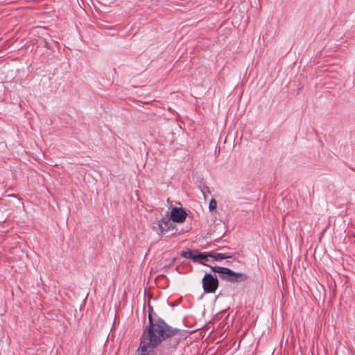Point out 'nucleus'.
I'll return each instance as SVG.
<instances>
[{
	"label": "nucleus",
	"instance_id": "423d86ee",
	"mask_svg": "<svg viewBox=\"0 0 355 355\" xmlns=\"http://www.w3.org/2000/svg\"><path fill=\"white\" fill-rule=\"evenodd\" d=\"M162 219L164 232L169 231L175 227L174 222H173L171 218L168 217H162Z\"/></svg>",
	"mask_w": 355,
	"mask_h": 355
},
{
	"label": "nucleus",
	"instance_id": "9d476101",
	"mask_svg": "<svg viewBox=\"0 0 355 355\" xmlns=\"http://www.w3.org/2000/svg\"><path fill=\"white\" fill-rule=\"evenodd\" d=\"M217 202L215 199L212 198L209 204V209L210 211H215L216 209Z\"/></svg>",
	"mask_w": 355,
	"mask_h": 355
},
{
	"label": "nucleus",
	"instance_id": "f257e3e1",
	"mask_svg": "<svg viewBox=\"0 0 355 355\" xmlns=\"http://www.w3.org/2000/svg\"><path fill=\"white\" fill-rule=\"evenodd\" d=\"M156 314L148 306V325L141 337L137 355H170L177 348L180 340L186 339L191 332L188 330L173 328L165 321L153 316Z\"/></svg>",
	"mask_w": 355,
	"mask_h": 355
},
{
	"label": "nucleus",
	"instance_id": "6e6552de",
	"mask_svg": "<svg viewBox=\"0 0 355 355\" xmlns=\"http://www.w3.org/2000/svg\"><path fill=\"white\" fill-rule=\"evenodd\" d=\"M209 256L211 258H213L216 261H219L221 259H225L227 258H231V256L227 253H218L214 252H209Z\"/></svg>",
	"mask_w": 355,
	"mask_h": 355
},
{
	"label": "nucleus",
	"instance_id": "0eeeda50",
	"mask_svg": "<svg viewBox=\"0 0 355 355\" xmlns=\"http://www.w3.org/2000/svg\"><path fill=\"white\" fill-rule=\"evenodd\" d=\"M152 228L159 235H160L161 234H162L164 232L162 218L160 219L156 218V220L153 223Z\"/></svg>",
	"mask_w": 355,
	"mask_h": 355
},
{
	"label": "nucleus",
	"instance_id": "20e7f679",
	"mask_svg": "<svg viewBox=\"0 0 355 355\" xmlns=\"http://www.w3.org/2000/svg\"><path fill=\"white\" fill-rule=\"evenodd\" d=\"M187 218V213L182 208L174 207L171 212V219L173 222L182 223Z\"/></svg>",
	"mask_w": 355,
	"mask_h": 355
},
{
	"label": "nucleus",
	"instance_id": "1a4fd4ad",
	"mask_svg": "<svg viewBox=\"0 0 355 355\" xmlns=\"http://www.w3.org/2000/svg\"><path fill=\"white\" fill-rule=\"evenodd\" d=\"M180 255L182 257L187 258L191 259L193 262H195L196 259V251L189 250L187 251H182L180 252Z\"/></svg>",
	"mask_w": 355,
	"mask_h": 355
},
{
	"label": "nucleus",
	"instance_id": "7ed1b4c3",
	"mask_svg": "<svg viewBox=\"0 0 355 355\" xmlns=\"http://www.w3.org/2000/svg\"><path fill=\"white\" fill-rule=\"evenodd\" d=\"M202 288L206 293H214L218 287V280L217 277L211 273H206L202 279Z\"/></svg>",
	"mask_w": 355,
	"mask_h": 355
},
{
	"label": "nucleus",
	"instance_id": "39448f33",
	"mask_svg": "<svg viewBox=\"0 0 355 355\" xmlns=\"http://www.w3.org/2000/svg\"><path fill=\"white\" fill-rule=\"evenodd\" d=\"M210 257L209 256V252H198L197 250L196 251V259L195 262L200 263L204 266H207L205 263V261H208V258Z\"/></svg>",
	"mask_w": 355,
	"mask_h": 355
},
{
	"label": "nucleus",
	"instance_id": "9b49d317",
	"mask_svg": "<svg viewBox=\"0 0 355 355\" xmlns=\"http://www.w3.org/2000/svg\"><path fill=\"white\" fill-rule=\"evenodd\" d=\"M44 46L47 49H51L49 44L46 41L44 42Z\"/></svg>",
	"mask_w": 355,
	"mask_h": 355
},
{
	"label": "nucleus",
	"instance_id": "f03ea898",
	"mask_svg": "<svg viewBox=\"0 0 355 355\" xmlns=\"http://www.w3.org/2000/svg\"><path fill=\"white\" fill-rule=\"evenodd\" d=\"M211 270L214 272L219 273L221 279L232 283L242 282L248 279V275L247 274L236 272L228 268L211 266Z\"/></svg>",
	"mask_w": 355,
	"mask_h": 355
}]
</instances>
